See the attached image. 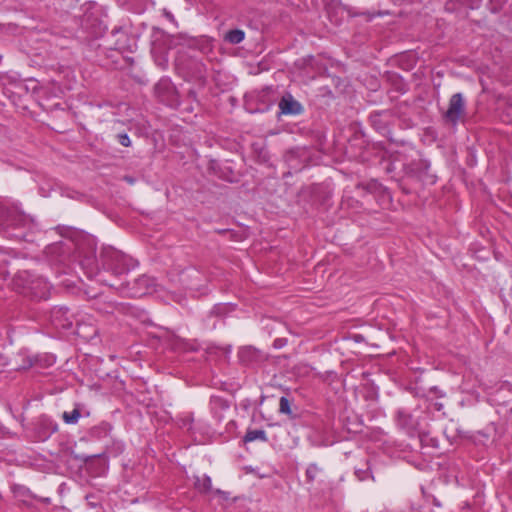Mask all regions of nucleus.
I'll return each instance as SVG.
<instances>
[{"label":"nucleus","instance_id":"nucleus-15","mask_svg":"<svg viewBox=\"0 0 512 512\" xmlns=\"http://www.w3.org/2000/svg\"><path fill=\"white\" fill-rule=\"evenodd\" d=\"M180 282L189 289H198L204 276L194 267H189L181 271L179 275Z\"/></svg>","mask_w":512,"mask_h":512},{"label":"nucleus","instance_id":"nucleus-2","mask_svg":"<svg viewBox=\"0 0 512 512\" xmlns=\"http://www.w3.org/2000/svg\"><path fill=\"white\" fill-rule=\"evenodd\" d=\"M102 267L120 276L127 273L131 267V258L113 247H104L100 254Z\"/></svg>","mask_w":512,"mask_h":512},{"label":"nucleus","instance_id":"nucleus-19","mask_svg":"<svg viewBox=\"0 0 512 512\" xmlns=\"http://www.w3.org/2000/svg\"><path fill=\"white\" fill-rule=\"evenodd\" d=\"M195 489L202 494L212 492V481L208 475L196 476L194 481Z\"/></svg>","mask_w":512,"mask_h":512},{"label":"nucleus","instance_id":"nucleus-43","mask_svg":"<svg viewBox=\"0 0 512 512\" xmlns=\"http://www.w3.org/2000/svg\"><path fill=\"white\" fill-rule=\"evenodd\" d=\"M216 164H217V162H216L215 160H211V161H210V167H211L212 169H215Z\"/></svg>","mask_w":512,"mask_h":512},{"label":"nucleus","instance_id":"nucleus-38","mask_svg":"<svg viewBox=\"0 0 512 512\" xmlns=\"http://www.w3.org/2000/svg\"><path fill=\"white\" fill-rule=\"evenodd\" d=\"M213 492L216 495H218L219 497H221L223 500H228V498H229V493L228 492L222 491L220 489H216Z\"/></svg>","mask_w":512,"mask_h":512},{"label":"nucleus","instance_id":"nucleus-23","mask_svg":"<svg viewBox=\"0 0 512 512\" xmlns=\"http://www.w3.org/2000/svg\"><path fill=\"white\" fill-rule=\"evenodd\" d=\"M245 38V32L241 29H232L225 34V41L230 44H239Z\"/></svg>","mask_w":512,"mask_h":512},{"label":"nucleus","instance_id":"nucleus-40","mask_svg":"<svg viewBox=\"0 0 512 512\" xmlns=\"http://www.w3.org/2000/svg\"><path fill=\"white\" fill-rule=\"evenodd\" d=\"M431 407L436 411H442L444 408V405H443V403L436 401V402L431 403Z\"/></svg>","mask_w":512,"mask_h":512},{"label":"nucleus","instance_id":"nucleus-14","mask_svg":"<svg viewBox=\"0 0 512 512\" xmlns=\"http://www.w3.org/2000/svg\"><path fill=\"white\" fill-rule=\"evenodd\" d=\"M278 108L283 115H300L304 112L303 105L291 93H285L281 97Z\"/></svg>","mask_w":512,"mask_h":512},{"label":"nucleus","instance_id":"nucleus-37","mask_svg":"<svg viewBox=\"0 0 512 512\" xmlns=\"http://www.w3.org/2000/svg\"><path fill=\"white\" fill-rule=\"evenodd\" d=\"M192 47L197 48L200 51L204 52L208 48V45L206 43H200L199 41H194Z\"/></svg>","mask_w":512,"mask_h":512},{"label":"nucleus","instance_id":"nucleus-22","mask_svg":"<svg viewBox=\"0 0 512 512\" xmlns=\"http://www.w3.org/2000/svg\"><path fill=\"white\" fill-rule=\"evenodd\" d=\"M90 24H91V27H92L91 34H93L94 36H98V35L102 34L101 23L98 22V19L97 18L91 19V16H85L83 21H82V26L85 29H88Z\"/></svg>","mask_w":512,"mask_h":512},{"label":"nucleus","instance_id":"nucleus-24","mask_svg":"<svg viewBox=\"0 0 512 512\" xmlns=\"http://www.w3.org/2000/svg\"><path fill=\"white\" fill-rule=\"evenodd\" d=\"M18 357L22 358V363H20V364L15 363L14 370H17V371L29 369V368L35 366L38 361L36 358L30 357L25 354H19Z\"/></svg>","mask_w":512,"mask_h":512},{"label":"nucleus","instance_id":"nucleus-18","mask_svg":"<svg viewBox=\"0 0 512 512\" xmlns=\"http://www.w3.org/2000/svg\"><path fill=\"white\" fill-rule=\"evenodd\" d=\"M49 289L48 283L41 279L33 281L29 287L31 295L37 299H47L49 297Z\"/></svg>","mask_w":512,"mask_h":512},{"label":"nucleus","instance_id":"nucleus-44","mask_svg":"<svg viewBox=\"0 0 512 512\" xmlns=\"http://www.w3.org/2000/svg\"><path fill=\"white\" fill-rule=\"evenodd\" d=\"M125 180L131 184L134 182V179L132 177H128V176L125 177Z\"/></svg>","mask_w":512,"mask_h":512},{"label":"nucleus","instance_id":"nucleus-39","mask_svg":"<svg viewBox=\"0 0 512 512\" xmlns=\"http://www.w3.org/2000/svg\"><path fill=\"white\" fill-rule=\"evenodd\" d=\"M429 392L435 394L437 397L445 396V394L436 386L431 387Z\"/></svg>","mask_w":512,"mask_h":512},{"label":"nucleus","instance_id":"nucleus-36","mask_svg":"<svg viewBox=\"0 0 512 512\" xmlns=\"http://www.w3.org/2000/svg\"><path fill=\"white\" fill-rule=\"evenodd\" d=\"M97 457H99V455H90V456H84V455L83 456H79V455H76L75 459L82 460L83 462L88 463L90 460L95 459Z\"/></svg>","mask_w":512,"mask_h":512},{"label":"nucleus","instance_id":"nucleus-5","mask_svg":"<svg viewBox=\"0 0 512 512\" xmlns=\"http://www.w3.org/2000/svg\"><path fill=\"white\" fill-rule=\"evenodd\" d=\"M104 42L106 48L121 53L131 52L136 45L134 39L122 28L113 29L111 35L107 37Z\"/></svg>","mask_w":512,"mask_h":512},{"label":"nucleus","instance_id":"nucleus-21","mask_svg":"<svg viewBox=\"0 0 512 512\" xmlns=\"http://www.w3.org/2000/svg\"><path fill=\"white\" fill-rule=\"evenodd\" d=\"M67 312H68L67 308L53 309V311H52L53 321L55 323L58 321L57 325H60L63 328H70L72 326V322L68 318H65L64 321H61V317L64 316Z\"/></svg>","mask_w":512,"mask_h":512},{"label":"nucleus","instance_id":"nucleus-16","mask_svg":"<svg viewBox=\"0 0 512 512\" xmlns=\"http://www.w3.org/2000/svg\"><path fill=\"white\" fill-rule=\"evenodd\" d=\"M72 250L71 242H57L51 245H48L45 249V253L48 257L53 261L62 262L66 256L70 254Z\"/></svg>","mask_w":512,"mask_h":512},{"label":"nucleus","instance_id":"nucleus-9","mask_svg":"<svg viewBox=\"0 0 512 512\" xmlns=\"http://www.w3.org/2000/svg\"><path fill=\"white\" fill-rule=\"evenodd\" d=\"M391 119L392 112L390 110L374 111L369 116L372 127L390 140H392L390 130Z\"/></svg>","mask_w":512,"mask_h":512},{"label":"nucleus","instance_id":"nucleus-12","mask_svg":"<svg viewBox=\"0 0 512 512\" xmlns=\"http://www.w3.org/2000/svg\"><path fill=\"white\" fill-rule=\"evenodd\" d=\"M154 92L160 102L172 104L175 100L176 89L169 78H161L154 87Z\"/></svg>","mask_w":512,"mask_h":512},{"label":"nucleus","instance_id":"nucleus-31","mask_svg":"<svg viewBox=\"0 0 512 512\" xmlns=\"http://www.w3.org/2000/svg\"><path fill=\"white\" fill-rule=\"evenodd\" d=\"M462 4L463 2H461V0H448L445 3V10L448 12H456Z\"/></svg>","mask_w":512,"mask_h":512},{"label":"nucleus","instance_id":"nucleus-13","mask_svg":"<svg viewBox=\"0 0 512 512\" xmlns=\"http://www.w3.org/2000/svg\"><path fill=\"white\" fill-rule=\"evenodd\" d=\"M396 423L397 426L409 436H414L417 433L418 421L405 409H399L397 411Z\"/></svg>","mask_w":512,"mask_h":512},{"label":"nucleus","instance_id":"nucleus-11","mask_svg":"<svg viewBox=\"0 0 512 512\" xmlns=\"http://www.w3.org/2000/svg\"><path fill=\"white\" fill-rule=\"evenodd\" d=\"M238 357L240 362L246 366H258L268 359L267 354L253 346L241 348L238 352Z\"/></svg>","mask_w":512,"mask_h":512},{"label":"nucleus","instance_id":"nucleus-27","mask_svg":"<svg viewBox=\"0 0 512 512\" xmlns=\"http://www.w3.org/2000/svg\"><path fill=\"white\" fill-rule=\"evenodd\" d=\"M355 475L358 478V480H360V481H364L368 478L374 479L368 460L366 461V468H356L355 469Z\"/></svg>","mask_w":512,"mask_h":512},{"label":"nucleus","instance_id":"nucleus-46","mask_svg":"<svg viewBox=\"0 0 512 512\" xmlns=\"http://www.w3.org/2000/svg\"><path fill=\"white\" fill-rule=\"evenodd\" d=\"M419 437H420L421 441H423V440H424V437H425V434H421V433H419Z\"/></svg>","mask_w":512,"mask_h":512},{"label":"nucleus","instance_id":"nucleus-4","mask_svg":"<svg viewBox=\"0 0 512 512\" xmlns=\"http://www.w3.org/2000/svg\"><path fill=\"white\" fill-rule=\"evenodd\" d=\"M152 38V53L156 57V63L165 68L168 62L166 51L172 47L173 39L159 28L154 29Z\"/></svg>","mask_w":512,"mask_h":512},{"label":"nucleus","instance_id":"nucleus-17","mask_svg":"<svg viewBox=\"0 0 512 512\" xmlns=\"http://www.w3.org/2000/svg\"><path fill=\"white\" fill-rule=\"evenodd\" d=\"M35 56L40 58L37 62L38 65L44 67L45 69L57 73H63L65 71V67L57 62L55 58H51L50 53L47 50H45L44 55L42 53H36Z\"/></svg>","mask_w":512,"mask_h":512},{"label":"nucleus","instance_id":"nucleus-34","mask_svg":"<svg viewBox=\"0 0 512 512\" xmlns=\"http://www.w3.org/2000/svg\"><path fill=\"white\" fill-rule=\"evenodd\" d=\"M286 344H287V339L286 338H276L273 341V347L275 349L283 348L284 346H286Z\"/></svg>","mask_w":512,"mask_h":512},{"label":"nucleus","instance_id":"nucleus-26","mask_svg":"<svg viewBox=\"0 0 512 512\" xmlns=\"http://www.w3.org/2000/svg\"><path fill=\"white\" fill-rule=\"evenodd\" d=\"M81 416L78 408L73 409L70 412L65 411L62 418L66 424H76Z\"/></svg>","mask_w":512,"mask_h":512},{"label":"nucleus","instance_id":"nucleus-1","mask_svg":"<svg viewBox=\"0 0 512 512\" xmlns=\"http://www.w3.org/2000/svg\"><path fill=\"white\" fill-rule=\"evenodd\" d=\"M76 258L88 278L99 274V261L96 256V242L93 238H86L75 246Z\"/></svg>","mask_w":512,"mask_h":512},{"label":"nucleus","instance_id":"nucleus-28","mask_svg":"<svg viewBox=\"0 0 512 512\" xmlns=\"http://www.w3.org/2000/svg\"><path fill=\"white\" fill-rule=\"evenodd\" d=\"M320 472V468L315 464H310L306 469V480L308 483H311L315 480L317 474Z\"/></svg>","mask_w":512,"mask_h":512},{"label":"nucleus","instance_id":"nucleus-3","mask_svg":"<svg viewBox=\"0 0 512 512\" xmlns=\"http://www.w3.org/2000/svg\"><path fill=\"white\" fill-rule=\"evenodd\" d=\"M107 285L118 290L123 296L140 298L154 291L155 280L147 275H142L134 279L133 283L126 281L119 286L114 283H107Z\"/></svg>","mask_w":512,"mask_h":512},{"label":"nucleus","instance_id":"nucleus-42","mask_svg":"<svg viewBox=\"0 0 512 512\" xmlns=\"http://www.w3.org/2000/svg\"><path fill=\"white\" fill-rule=\"evenodd\" d=\"M10 235H11V236H14V237H16V238H19V239H21V238H25V236H26V235H25V233H23V232H21V231H19L18 233H10Z\"/></svg>","mask_w":512,"mask_h":512},{"label":"nucleus","instance_id":"nucleus-35","mask_svg":"<svg viewBox=\"0 0 512 512\" xmlns=\"http://www.w3.org/2000/svg\"><path fill=\"white\" fill-rule=\"evenodd\" d=\"M224 169L228 170L231 175H226L225 173H223L220 175V177L229 182L236 181L233 171L229 167H224Z\"/></svg>","mask_w":512,"mask_h":512},{"label":"nucleus","instance_id":"nucleus-29","mask_svg":"<svg viewBox=\"0 0 512 512\" xmlns=\"http://www.w3.org/2000/svg\"><path fill=\"white\" fill-rule=\"evenodd\" d=\"M279 411H280V413H283V414H287V415L291 414L290 401L285 396H282L279 400Z\"/></svg>","mask_w":512,"mask_h":512},{"label":"nucleus","instance_id":"nucleus-10","mask_svg":"<svg viewBox=\"0 0 512 512\" xmlns=\"http://www.w3.org/2000/svg\"><path fill=\"white\" fill-rule=\"evenodd\" d=\"M176 65L179 69L186 71V73L193 78H201L206 73L204 63L194 57L184 59L183 56H180L176 59Z\"/></svg>","mask_w":512,"mask_h":512},{"label":"nucleus","instance_id":"nucleus-33","mask_svg":"<svg viewBox=\"0 0 512 512\" xmlns=\"http://www.w3.org/2000/svg\"><path fill=\"white\" fill-rule=\"evenodd\" d=\"M461 2L470 9H477L481 5L482 0H461Z\"/></svg>","mask_w":512,"mask_h":512},{"label":"nucleus","instance_id":"nucleus-6","mask_svg":"<svg viewBox=\"0 0 512 512\" xmlns=\"http://www.w3.org/2000/svg\"><path fill=\"white\" fill-rule=\"evenodd\" d=\"M30 225L31 219L27 216L0 206V230H20Z\"/></svg>","mask_w":512,"mask_h":512},{"label":"nucleus","instance_id":"nucleus-20","mask_svg":"<svg viewBox=\"0 0 512 512\" xmlns=\"http://www.w3.org/2000/svg\"><path fill=\"white\" fill-rule=\"evenodd\" d=\"M255 440H260V441L266 442L268 440L267 436H266V432L262 429H255V430L248 429L243 437V442L248 443V442H252Z\"/></svg>","mask_w":512,"mask_h":512},{"label":"nucleus","instance_id":"nucleus-7","mask_svg":"<svg viewBox=\"0 0 512 512\" xmlns=\"http://www.w3.org/2000/svg\"><path fill=\"white\" fill-rule=\"evenodd\" d=\"M429 170L430 163L425 159L412 160L403 166L406 176L420 181L430 180L433 183L435 179L433 175H430Z\"/></svg>","mask_w":512,"mask_h":512},{"label":"nucleus","instance_id":"nucleus-41","mask_svg":"<svg viewBox=\"0 0 512 512\" xmlns=\"http://www.w3.org/2000/svg\"><path fill=\"white\" fill-rule=\"evenodd\" d=\"M337 378V374L334 371H328L326 372L325 380H335Z\"/></svg>","mask_w":512,"mask_h":512},{"label":"nucleus","instance_id":"nucleus-32","mask_svg":"<svg viewBox=\"0 0 512 512\" xmlns=\"http://www.w3.org/2000/svg\"><path fill=\"white\" fill-rule=\"evenodd\" d=\"M116 138H117L119 144H121L122 146H124V147L131 146V140L127 133H118L116 135Z\"/></svg>","mask_w":512,"mask_h":512},{"label":"nucleus","instance_id":"nucleus-45","mask_svg":"<svg viewBox=\"0 0 512 512\" xmlns=\"http://www.w3.org/2000/svg\"><path fill=\"white\" fill-rule=\"evenodd\" d=\"M166 16H167V18H169V19H173V15H172L170 12H167V13H166Z\"/></svg>","mask_w":512,"mask_h":512},{"label":"nucleus","instance_id":"nucleus-25","mask_svg":"<svg viewBox=\"0 0 512 512\" xmlns=\"http://www.w3.org/2000/svg\"><path fill=\"white\" fill-rule=\"evenodd\" d=\"M253 151L257 154V159L260 163H266L269 161V154L266 148L262 144L253 143Z\"/></svg>","mask_w":512,"mask_h":512},{"label":"nucleus","instance_id":"nucleus-30","mask_svg":"<svg viewBox=\"0 0 512 512\" xmlns=\"http://www.w3.org/2000/svg\"><path fill=\"white\" fill-rule=\"evenodd\" d=\"M9 275L10 272L7 268V261L4 255L0 253V279H6Z\"/></svg>","mask_w":512,"mask_h":512},{"label":"nucleus","instance_id":"nucleus-8","mask_svg":"<svg viewBox=\"0 0 512 512\" xmlns=\"http://www.w3.org/2000/svg\"><path fill=\"white\" fill-rule=\"evenodd\" d=\"M465 115V100L462 93H455L449 99L448 109L443 115L447 123L456 126Z\"/></svg>","mask_w":512,"mask_h":512}]
</instances>
